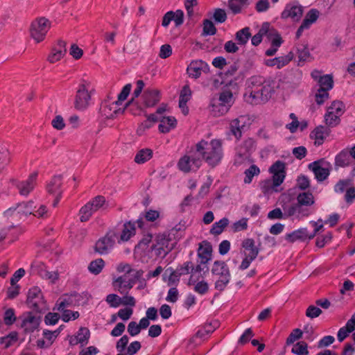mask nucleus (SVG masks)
<instances>
[{"instance_id": "obj_19", "label": "nucleus", "mask_w": 355, "mask_h": 355, "mask_svg": "<svg viewBox=\"0 0 355 355\" xmlns=\"http://www.w3.org/2000/svg\"><path fill=\"white\" fill-rule=\"evenodd\" d=\"M112 230L117 232L116 240L118 243L128 241L136 233L135 225L131 222L124 223L121 228L115 227Z\"/></svg>"}, {"instance_id": "obj_32", "label": "nucleus", "mask_w": 355, "mask_h": 355, "mask_svg": "<svg viewBox=\"0 0 355 355\" xmlns=\"http://www.w3.org/2000/svg\"><path fill=\"white\" fill-rule=\"evenodd\" d=\"M153 156V151L148 148L139 150L134 157V161L137 164H143L148 162Z\"/></svg>"}, {"instance_id": "obj_47", "label": "nucleus", "mask_w": 355, "mask_h": 355, "mask_svg": "<svg viewBox=\"0 0 355 355\" xmlns=\"http://www.w3.org/2000/svg\"><path fill=\"white\" fill-rule=\"evenodd\" d=\"M318 83L319 89H325L329 92L334 86L333 78L330 75L322 76V78H319V82Z\"/></svg>"}, {"instance_id": "obj_29", "label": "nucleus", "mask_w": 355, "mask_h": 355, "mask_svg": "<svg viewBox=\"0 0 355 355\" xmlns=\"http://www.w3.org/2000/svg\"><path fill=\"white\" fill-rule=\"evenodd\" d=\"M192 92L189 85H184L180 94L179 98V107L184 115H187L189 113V108L187 103L190 101L191 98Z\"/></svg>"}, {"instance_id": "obj_11", "label": "nucleus", "mask_w": 355, "mask_h": 355, "mask_svg": "<svg viewBox=\"0 0 355 355\" xmlns=\"http://www.w3.org/2000/svg\"><path fill=\"white\" fill-rule=\"evenodd\" d=\"M33 208V202L29 201L18 204L15 207H12L3 213L6 217H14L21 218L28 215H32Z\"/></svg>"}, {"instance_id": "obj_59", "label": "nucleus", "mask_w": 355, "mask_h": 355, "mask_svg": "<svg viewBox=\"0 0 355 355\" xmlns=\"http://www.w3.org/2000/svg\"><path fill=\"white\" fill-rule=\"evenodd\" d=\"M241 124L239 119H235L230 122V130L232 135L238 139L241 137Z\"/></svg>"}, {"instance_id": "obj_16", "label": "nucleus", "mask_w": 355, "mask_h": 355, "mask_svg": "<svg viewBox=\"0 0 355 355\" xmlns=\"http://www.w3.org/2000/svg\"><path fill=\"white\" fill-rule=\"evenodd\" d=\"M27 303L30 306L37 310L42 309L44 307V300L42 293L39 287L34 286L28 290Z\"/></svg>"}, {"instance_id": "obj_22", "label": "nucleus", "mask_w": 355, "mask_h": 355, "mask_svg": "<svg viewBox=\"0 0 355 355\" xmlns=\"http://www.w3.org/2000/svg\"><path fill=\"white\" fill-rule=\"evenodd\" d=\"M208 71V64L202 60L192 61L187 69L189 76L194 79L198 78L202 73H207Z\"/></svg>"}, {"instance_id": "obj_4", "label": "nucleus", "mask_w": 355, "mask_h": 355, "mask_svg": "<svg viewBox=\"0 0 355 355\" xmlns=\"http://www.w3.org/2000/svg\"><path fill=\"white\" fill-rule=\"evenodd\" d=\"M234 103L233 92L230 88H225L220 92L218 98L211 100L210 111L214 116H221L229 111Z\"/></svg>"}, {"instance_id": "obj_58", "label": "nucleus", "mask_w": 355, "mask_h": 355, "mask_svg": "<svg viewBox=\"0 0 355 355\" xmlns=\"http://www.w3.org/2000/svg\"><path fill=\"white\" fill-rule=\"evenodd\" d=\"M32 215L37 218H45L49 216L47 208L45 205H40L37 208L33 205Z\"/></svg>"}, {"instance_id": "obj_37", "label": "nucleus", "mask_w": 355, "mask_h": 355, "mask_svg": "<svg viewBox=\"0 0 355 355\" xmlns=\"http://www.w3.org/2000/svg\"><path fill=\"white\" fill-rule=\"evenodd\" d=\"M261 189L264 194H272L275 192H279V187L280 185H275L273 179H267L262 181L260 184Z\"/></svg>"}, {"instance_id": "obj_6", "label": "nucleus", "mask_w": 355, "mask_h": 355, "mask_svg": "<svg viewBox=\"0 0 355 355\" xmlns=\"http://www.w3.org/2000/svg\"><path fill=\"white\" fill-rule=\"evenodd\" d=\"M51 27V22L45 17H37L31 24L29 33L36 44L43 42Z\"/></svg>"}, {"instance_id": "obj_36", "label": "nucleus", "mask_w": 355, "mask_h": 355, "mask_svg": "<svg viewBox=\"0 0 355 355\" xmlns=\"http://www.w3.org/2000/svg\"><path fill=\"white\" fill-rule=\"evenodd\" d=\"M73 306V297L69 295H63L57 300L55 309L62 311V310L67 309L69 307Z\"/></svg>"}, {"instance_id": "obj_18", "label": "nucleus", "mask_w": 355, "mask_h": 355, "mask_svg": "<svg viewBox=\"0 0 355 355\" xmlns=\"http://www.w3.org/2000/svg\"><path fill=\"white\" fill-rule=\"evenodd\" d=\"M309 168L313 171L318 181L322 182L329 175V164L322 160L315 161L309 164Z\"/></svg>"}, {"instance_id": "obj_25", "label": "nucleus", "mask_w": 355, "mask_h": 355, "mask_svg": "<svg viewBox=\"0 0 355 355\" xmlns=\"http://www.w3.org/2000/svg\"><path fill=\"white\" fill-rule=\"evenodd\" d=\"M171 240L164 234L156 237V243L153 244L152 249L157 250L159 254H166L173 248Z\"/></svg>"}, {"instance_id": "obj_60", "label": "nucleus", "mask_w": 355, "mask_h": 355, "mask_svg": "<svg viewBox=\"0 0 355 355\" xmlns=\"http://www.w3.org/2000/svg\"><path fill=\"white\" fill-rule=\"evenodd\" d=\"M329 97V92L325 89H318L315 94V100L317 104H323Z\"/></svg>"}, {"instance_id": "obj_53", "label": "nucleus", "mask_w": 355, "mask_h": 355, "mask_svg": "<svg viewBox=\"0 0 355 355\" xmlns=\"http://www.w3.org/2000/svg\"><path fill=\"white\" fill-rule=\"evenodd\" d=\"M7 232V238L9 240V243H11L19 239V237L23 234L24 230L22 228L19 227H12L8 229Z\"/></svg>"}, {"instance_id": "obj_61", "label": "nucleus", "mask_w": 355, "mask_h": 355, "mask_svg": "<svg viewBox=\"0 0 355 355\" xmlns=\"http://www.w3.org/2000/svg\"><path fill=\"white\" fill-rule=\"evenodd\" d=\"M302 335L303 332L300 329L296 328L293 329L286 338V344L289 345L294 343L296 340L300 339Z\"/></svg>"}, {"instance_id": "obj_23", "label": "nucleus", "mask_w": 355, "mask_h": 355, "mask_svg": "<svg viewBox=\"0 0 355 355\" xmlns=\"http://www.w3.org/2000/svg\"><path fill=\"white\" fill-rule=\"evenodd\" d=\"M67 52L66 44L63 41L58 42L51 48L49 54L47 57V60L51 63H55L61 60L65 55Z\"/></svg>"}, {"instance_id": "obj_51", "label": "nucleus", "mask_w": 355, "mask_h": 355, "mask_svg": "<svg viewBox=\"0 0 355 355\" xmlns=\"http://www.w3.org/2000/svg\"><path fill=\"white\" fill-rule=\"evenodd\" d=\"M104 266V261L102 259H97L89 263L88 269L90 272L98 275L101 272Z\"/></svg>"}, {"instance_id": "obj_2", "label": "nucleus", "mask_w": 355, "mask_h": 355, "mask_svg": "<svg viewBox=\"0 0 355 355\" xmlns=\"http://www.w3.org/2000/svg\"><path fill=\"white\" fill-rule=\"evenodd\" d=\"M195 148L201 161L211 168L219 165L224 156L223 141L219 139H202L196 144Z\"/></svg>"}, {"instance_id": "obj_57", "label": "nucleus", "mask_w": 355, "mask_h": 355, "mask_svg": "<svg viewBox=\"0 0 355 355\" xmlns=\"http://www.w3.org/2000/svg\"><path fill=\"white\" fill-rule=\"evenodd\" d=\"M213 328L210 324H206L204 326L200 327L196 334V338L205 339L211 333L213 332Z\"/></svg>"}, {"instance_id": "obj_48", "label": "nucleus", "mask_w": 355, "mask_h": 355, "mask_svg": "<svg viewBox=\"0 0 355 355\" xmlns=\"http://www.w3.org/2000/svg\"><path fill=\"white\" fill-rule=\"evenodd\" d=\"M244 173V182L245 184H250L252 182L253 177L257 176L260 173V169L257 166L252 164L249 168L245 171Z\"/></svg>"}, {"instance_id": "obj_24", "label": "nucleus", "mask_w": 355, "mask_h": 355, "mask_svg": "<svg viewBox=\"0 0 355 355\" xmlns=\"http://www.w3.org/2000/svg\"><path fill=\"white\" fill-rule=\"evenodd\" d=\"M21 327L26 332L34 331L39 326L38 318L31 312H26L21 317Z\"/></svg>"}, {"instance_id": "obj_26", "label": "nucleus", "mask_w": 355, "mask_h": 355, "mask_svg": "<svg viewBox=\"0 0 355 355\" xmlns=\"http://www.w3.org/2000/svg\"><path fill=\"white\" fill-rule=\"evenodd\" d=\"M90 337V331L86 327H80L77 333L69 336V343L71 346L81 344L86 345Z\"/></svg>"}, {"instance_id": "obj_20", "label": "nucleus", "mask_w": 355, "mask_h": 355, "mask_svg": "<svg viewBox=\"0 0 355 355\" xmlns=\"http://www.w3.org/2000/svg\"><path fill=\"white\" fill-rule=\"evenodd\" d=\"M37 172H33L25 180L18 182L17 187L21 195L27 196L35 187L37 184Z\"/></svg>"}, {"instance_id": "obj_40", "label": "nucleus", "mask_w": 355, "mask_h": 355, "mask_svg": "<svg viewBox=\"0 0 355 355\" xmlns=\"http://www.w3.org/2000/svg\"><path fill=\"white\" fill-rule=\"evenodd\" d=\"M319 11H318L316 9H311L306 13L302 23L303 27H305L307 29H309L311 27V26L317 21L319 17Z\"/></svg>"}, {"instance_id": "obj_44", "label": "nucleus", "mask_w": 355, "mask_h": 355, "mask_svg": "<svg viewBox=\"0 0 355 355\" xmlns=\"http://www.w3.org/2000/svg\"><path fill=\"white\" fill-rule=\"evenodd\" d=\"M351 159L349 152L343 150L336 157V164L340 166H346L351 164Z\"/></svg>"}, {"instance_id": "obj_30", "label": "nucleus", "mask_w": 355, "mask_h": 355, "mask_svg": "<svg viewBox=\"0 0 355 355\" xmlns=\"http://www.w3.org/2000/svg\"><path fill=\"white\" fill-rule=\"evenodd\" d=\"M329 130L322 125L316 127L310 134V137L314 140L315 145H321L329 135Z\"/></svg>"}, {"instance_id": "obj_56", "label": "nucleus", "mask_w": 355, "mask_h": 355, "mask_svg": "<svg viewBox=\"0 0 355 355\" xmlns=\"http://www.w3.org/2000/svg\"><path fill=\"white\" fill-rule=\"evenodd\" d=\"M60 312L62 313V315H60L61 319L64 322H68L70 320H75L80 316L78 311H73L69 309H64Z\"/></svg>"}, {"instance_id": "obj_45", "label": "nucleus", "mask_w": 355, "mask_h": 355, "mask_svg": "<svg viewBox=\"0 0 355 355\" xmlns=\"http://www.w3.org/2000/svg\"><path fill=\"white\" fill-rule=\"evenodd\" d=\"M117 270L120 272H126L128 275L134 276L135 279H139L142 277L144 272L141 270H134L130 268L128 264L121 263L117 267Z\"/></svg>"}, {"instance_id": "obj_38", "label": "nucleus", "mask_w": 355, "mask_h": 355, "mask_svg": "<svg viewBox=\"0 0 355 355\" xmlns=\"http://www.w3.org/2000/svg\"><path fill=\"white\" fill-rule=\"evenodd\" d=\"M211 272L216 277L230 273L227 264L222 261H216L214 263L211 268Z\"/></svg>"}, {"instance_id": "obj_9", "label": "nucleus", "mask_w": 355, "mask_h": 355, "mask_svg": "<svg viewBox=\"0 0 355 355\" xmlns=\"http://www.w3.org/2000/svg\"><path fill=\"white\" fill-rule=\"evenodd\" d=\"M116 239L117 232L112 229L109 230L103 237L96 241L95 250L101 254H107L117 242Z\"/></svg>"}, {"instance_id": "obj_27", "label": "nucleus", "mask_w": 355, "mask_h": 355, "mask_svg": "<svg viewBox=\"0 0 355 355\" xmlns=\"http://www.w3.org/2000/svg\"><path fill=\"white\" fill-rule=\"evenodd\" d=\"M294 58L293 53L289 52L287 55L272 59L265 60L264 64L267 67H276L278 69L286 66Z\"/></svg>"}, {"instance_id": "obj_35", "label": "nucleus", "mask_w": 355, "mask_h": 355, "mask_svg": "<svg viewBox=\"0 0 355 355\" xmlns=\"http://www.w3.org/2000/svg\"><path fill=\"white\" fill-rule=\"evenodd\" d=\"M266 39L271 43V46L277 49L282 45L283 42L282 38L279 34L278 31L272 28L270 24Z\"/></svg>"}, {"instance_id": "obj_41", "label": "nucleus", "mask_w": 355, "mask_h": 355, "mask_svg": "<svg viewBox=\"0 0 355 355\" xmlns=\"http://www.w3.org/2000/svg\"><path fill=\"white\" fill-rule=\"evenodd\" d=\"M228 224L229 220L227 218H223L213 224L210 230V233L215 236L219 235L223 232Z\"/></svg>"}, {"instance_id": "obj_12", "label": "nucleus", "mask_w": 355, "mask_h": 355, "mask_svg": "<svg viewBox=\"0 0 355 355\" xmlns=\"http://www.w3.org/2000/svg\"><path fill=\"white\" fill-rule=\"evenodd\" d=\"M123 113L119 101H105L102 103L100 114L103 119H114Z\"/></svg>"}, {"instance_id": "obj_42", "label": "nucleus", "mask_w": 355, "mask_h": 355, "mask_svg": "<svg viewBox=\"0 0 355 355\" xmlns=\"http://www.w3.org/2000/svg\"><path fill=\"white\" fill-rule=\"evenodd\" d=\"M268 27L269 24L268 23H263L261 27V28L259 31V33L256 35H254L252 37V44L254 46L259 45L261 40L263 37H267V34L268 32Z\"/></svg>"}, {"instance_id": "obj_3", "label": "nucleus", "mask_w": 355, "mask_h": 355, "mask_svg": "<svg viewBox=\"0 0 355 355\" xmlns=\"http://www.w3.org/2000/svg\"><path fill=\"white\" fill-rule=\"evenodd\" d=\"M161 96L159 90L148 88L144 91L139 98H132L127 103L128 110L135 116L141 115L146 108L155 106L159 101Z\"/></svg>"}, {"instance_id": "obj_64", "label": "nucleus", "mask_w": 355, "mask_h": 355, "mask_svg": "<svg viewBox=\"0 0 355 355\" xmlns=\"http://www.w3.org/2000/svg\"><path fill=\"white\" fill-rule=\"evenodd\" d=\"M344 200L347 205H352L355 201V187L352 183L345 193Z\"/></svg>"}, {"instance_id": "obj_21", "label": "nucleus", "mask_w": 355, "mask_h": 355, "mask_svg": "<svg viewBox=\"0 0 355 355\" xmlns=\"http://www.w3.org/2000/svg\"><path fill=\"white\" fill-rule=\"evenodd\" d=\"M303 15V8L300 5L288 3L282 12V18L284 19H290L293 21H299Z\"/></svg>"}, {"instance_id": "obj_49", "label": "nucleus", "mask_w": 355, "mask_h": 355, "mask_svg": "<svg viewBox=\"0 0 355 355\" xmlns=\"http://www.w3.org/2000/svg\"><path fill=\"white\" fill-rule=\"evenodd\" d=\"M251 33L250 32V28L248 27H245L236 33V40L239 44L243 45L248 42Z\"/></svg>"}, {"instance_id": "obj_63", "label": "nucleus", "mask_w": 355, "mask_h": 355, "mask_svg": "<svg viewBox=\"0 0 355 355\" xmlns=\"http://www.w3.org/2000/svg\"><path fill=\"white\" fill-rule=\"evenodd\" d=\"M353 331L354 330L346 324L338 330L337 333L338 340L339 342H343Z\"/></svg>"}, {"instance_id": "obj_33", "label": "nucleus", "mask_w": 355, "mask_h": 355, "mask_svg": "<svg viewBox=\"0 0 355 355\" xmlns=\"http://www.w3.org/2000/svg\"><path fill=\"white\" fill-rule=\"evenodd\" d=\"M177 121L173 116L163 117L158 126L159 132L168 133L176 127Z\"/></svg>"}, {"instance_id": "obj_52", "label": "nucleus", "mask_w": 355, "mask_h": 355, "mask_svg": "<svg viewBox=\"0 0 355 355\" xmlns=\"http://www.w3.org/2000/svg\"><path fill=\"white\" fill-rule=\"evenodd\" d=\"M242 247L245 251H248L247 254H252V253L256 252V257H257L259 250L255 246L254 241L252 239H246L243 240L242 242Z\"/></svg>"}, {"instance_id": "obj_43", "label": "nucleus", "mask_w": 355, "mask_h": 355, "mask_svg": "<svg viewBox=\"0 0 355 355\" xmlns=\"http://www.w3.org/2000/svg\"><path fill=\"white\" fill-rule=\"evenodd\" d=\"M11 157L6 146L0 147V171L3 170L10 162Z\"/></svg>"}, {"instance_id": "obj_17", "label": "nucleus", "mask_w": 355, "mask_h": 355, "mask_svg": "<svg viewBox=\"0 0 355 355\" xmlns=\"http://www.w3.org/2000/svg\"><path fill=\"white\" fill-rule=\"evenodd\" d=\"M272 175L275 185H281L286 178V164L282 161H276L273 163L268 170Z\"/></svg>"}, {"instance_id": "obj_54", "label": "nucleus", "mask_w": 355, "mask_h": 355, "mask_svg": "<svg viewBox=\"0 0 355 355\" xmlns=\"http://www.w3.org/2000/svg\"><path fill=\"white\" fill-rule=\"evenodd\" d=\"M292 353L297 355H308V346L304 341H300L295 344L291 349Z\"/></svg>"}, {"instance_id": "obj_10", "label": "nucleus", "mask_w": 355, "mask_h": 355, "mask_svg": "<svg viewBox=\"0 0 355 355\" xmlns=\"http://www.w3.org/2000/svg\"><path fill=\"white\" fill-rule=\"evenodd\" d=\"M202 165V161L198 156L186 154L181 157L178 162V168L184 173L197 171Z\"/></svg>"}, {"instance_id": "obj_8", "label": "nucleus", "mask_w": 355, "mask_h": 355, "mask_svg": "<svg viewBox=\"0 0 355 355\" xmlns=\"http://www.w3.org/2000/svg\"><path fill=\"white\" fill-rule=\"evenodd\" d=\"M105 204V198L103 196H97L91 199L79 211L80 221H88L92 216L102 208Z\"/></svg>"}, {"instance_id": "obj_31", "label": "nucleus", "mask_w": 355, "mask_h": 355, "mask_svg": "<svg viewBox=\"0 0 355 355\" xmlns=\"http://www.w3.org/2000/svg\"><path fill=\"white\" fill-rule=\"evenodd\" d=\"M313 238V235H309L306 228H300L286 235V240L293 243L297 240H306Z\"/></svg>"}, {"instance_id": "obj_50", "label": "nucleus", "mask_w": 355, "mask_h": 355, "mask_svg": "<svg viewBox=\"0 0 355 355\" xmlns=\"http://www.w3.org/2000/svg\"><path fill=\"white\" fill-rule=\"evenodd\" d=\"M230 280V273L216 277L215 288L219 291H223Z\"/></svg>"}, {"instance_id": "obj_15", "label": "nucleus", "mask_w": 355, "mask_h": 355, "mask_svg": "<svg viewBox=\"0 0 355 355\" xmlns=\"http://www.w3.org/2000/svg\"><path fill=\"white\" fill-rule=\"evenodd\" d=\"M62 180L60 176L53 177L47 184L46 190L49 194L54 197L53 206L56 207L59 203L62 193Z\"/></svg>"}, {"instance_id": "obj_39", "label": "nucleus", "mask_w": 355, "mask_h": 355, "mask_svg": "<svg viewBox=\"0 0 355 355\" xmlns=\"http://www.w3.org/2000/svg\"><path fill=\"white\" fill-rule=\"evenodd\" d=\"M17 340V332L12 331L6 336L0 337V345H2L4 349H7L13 345Z\"/></svg>"}, {"instance_id": "obj_55", "label": "nucleus", "mask_w": 355, "mask_h": 355, "mask_svg": "<svg viewBox=\"0 0 355 355\" xmlns=\"http://www.w3.org/2000/svg\"><path fill=\"white\" fill-rule=\"evenodd\" d=\"M351 184L352 182L348 179L340 180L334 186V191L337 193H345Z\"/></svg>"}, {"instance_id": "obj_34", "label": "nucleus", "mask_w": 355, "mask_h": 355, "mask_svg": "<svg viewBox=\"0 0 355 355\" xmlns=\"http://www.w3.org/2000/svg\"><path fill=\"white\" fill-rule=\"evenodd\" d=\"M297 202L302 207L309 209V207L315 203V198L312 193L302 192L297 195Z\"/></svg>"}, {"instance_id": "obj_28", "label": "nucleus", "mask_w": 355, "mask_h": 355, "mask_svg": "<svg viewBox=\"0 0 355 355\" xmlns=\"http://www.w3.org/2000/svg\"><path fill=\"white\" fill-rule=\"evenodd\" d=\"M198 256L202 264L207 263L211 259L212 257V245L207 241H204L200 243L198 249Z\"/></svg>"}, {"instance_id": "obj_46", "label": "nucleus", "mask_w": 355, "mask_h": 355, "mask_svg": "<svg viewBox=\"0 0 355 355\" xmlns=\"http://www.w3.org/2000/svg\"><path fill=\"white\" fill-rule=\"evenodd\" d=\"M3 320L6 325H12L17 320L15 309L12 308L6 309L3 313Z\"/></svg>"}, {"instance_id": "obj_5", "label": "nucleus", "mask_w": 355, "mask_h": 355, "mask_svg": "<svg viewBox=\"0 0 355 355\" xmlns=\"http://www.w3.org/2000/svg\"><path fill=\"white\" fill-rule=\"evenodd\" d=\"M94 89L90 83L83 80L79 83L75 96L74 106L77 110H83L90 104Z\"/></svg>"}, {"instance_id": "obj_13", "label": "nucleus", "mask_w": 355, "mask_h": 355, "mask_svg": "<svg viewBox=\"0 0 355 355\" xmlns=\"http://www.w3.org/2000/svg\"><path fill=\"white\" fill-rule=\"evenodd\" d=\"M282 207L286 218L295 216L296 218L300 219L311 214L309 209L302 207L297 202H284Z\"/></svg>"}, {"instance_id": "obj_1", "label": "nucleus", "mask_w": 355, "mask_h": 355, "mask_svg": "<svg viewBox=\"0 0 355 355\" xmlns=\"http://www.w3.org/2000/svg\"><path fill=\"white\" fill-rule=\"evenodd\" d=\"M274 83L261 76H254L248 81L245 101L252 105L267 102L274 92Z\"/></svg>"}, {"instance_id": "obj_14", "label": "nucleus", "mask_w": 355, "mask_h": 355, "mask_svg": "<svg viewBox=\"0 0 355 355\" xmlns=\"http://www.w3.org/2000/svg\"><path fill=\"white\" fill-rule=\"evenodd\" d=\"M138 279L130 278L127 274L113 279L112 287L121 295L128 294Z\"/></svg>"}, {"instance_id": "obj_62", "label": "nucleus", "mask_w": 355, "mask_h": 355, "mask_svg": "<svg viewBox=\"0 0 355 355\" xmlns=\"http://www.w3.org/2000/svg\"><path fill=\"white\" fill-rule=\"evenodd\" d=\"M216 33V28L213 22L209 19L203 21V34L206 35H214Z\"/></svg>"}, {"instance_id": "obj_7", "label": "nucleus", "mask_w": 355, "mask_h": 355, "mask_svg": "<svg viewBox=\"0 0 355 355\" xmlns=\"http://www.w3.org/2000/svg\"><path fill=\"white\" fill-rule=\"evenodd\" d=\"M345 111V106L343 102L334 101L328 107L324 115V121L329 127H336L340 122V116Z\"/></svg>"}]
</instances>
